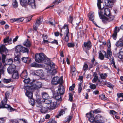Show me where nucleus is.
<instances>
[{"label":"nucleus","mask_w":123,"mask_h":123,"mask_svg":"<svg viewBox=\"0 0 123 123\" xmlns=\"http://www.w3.org/2000/svg\"><path fill=\"white\" fill-rule=\"evenodd\" d=\"M87 117L88 118L89 121L91 122H93L94 120V114L93 112V111H91L89 113H87L86 114Z\"/></svg>","instance_id":"4468645a"},{"label":"nucleus","mask_w":123,"mask_h":123,"mask_svg":"<svg viewBox=\"0 0 123 123\" xmlns=\"http://www.w3.org/2000/svg\"><path fill=\"white\" fill-rule=\"evenodd\" d=\"M100 98L101 99L103 100H105L107 99V98L105 97L104 95L102 94L99 96Z\"/></svg>","instance_id":"c03bdc74"},{"label":"nucleus","mask_w":123,"mask_h":123,"mask_svg":"<svg viewBox=\"0 0 123 123\" xmlns=\"http://www.w3.org/2000/svg\"><path fill=\"white\" fill-rule=\"evenodd\" d=\"M9 39V37H8L6 38H5L3 40L4 42V43H6L7 42L8 43V41Z\"/></svg>","instance_id":"69168bd1"},{"label":"nucleus","mask_w":123,"mask_h":123,"mask_svg":"<svg viewBox=\"0 0 123 123\" xmlns=\"http://www.w3.org/2000/svg\"><path fill=\"white\" fill-rule=\"evenodd\" d=\"M69 48H73L75 46L74 43H68L67 44Z\"/></svg>","instance_id":"79ce46f5"},{"label":"nucleus","mask_w":123,"mask_h":123,"mask_svg":"<svg viewBox=\"0 0 123 123\" xmlns=\"http://www.w3.org/2000/svg\"><path fill=\"white\" fill-rule=\"evenodd\" d=\"M61 95L58 93H55V99L56 100L58 101H61L62 100V99L61 96Z\"/></svg>","instance_id":"c756f323"},{"label":"nucleus","mask_w":123,"mask_h":123,"mask_svg":"<svg viewBox=\"0 0 123 123\" xmlns=\"http://www.w3.org/2000/svg\"><path fill=\"white\" fill-rule=\"evenodd\" d=\"M28 74L26 70H25L21 73L20 76L23 79H25L27 78Z\"/></svg>","instance_id":"393cba45"},{"label":"nucleus","mask_w":123,"mask_h":123,"mask_svg":"<svg viewBox=\"0 0 123 123\" xmlns=\"http://www.w3.org/2000/svg\"><path fill=\"white\" fill-rule=\"evenodd\" d=\"M27 4L33 9H35L36 8L35 0H29Z\"/></svg>","instance_id":"6ab92c4d"},{"label":"nucleus","mask_w":123,"mask_h":123,"mask_svg":"<svg viewBox=\"0 0 123 123\" xmlns=\"http://www.w3.org/2000/svg\"><path fill=\"white\" fill-rule=\"evenodd\" d=\"M101 111L99 110V109H98L94 110L93 111V114L95 113V114H97L100 113Z\"/></svg>","instance_id":"5fc2aeb1"},{"label":"nucleus","mask_w":123,"mask_h":123,"mask_svg":"<svg viewBox=\"0 0 123 123\" xmlns=\"http://www.w3.org/2000/svg\"><path fill=\"white\" fill-rule=\"evenodd\" d=\"M5 121V119L4 118H0V123H4Z\"/></svg>","instance_id":"338daca9"},{"label":"nucleus","mask_w":123,"mask_h":123,"mask_svg":"<svg viewBox=\"0 0 123 123\" xmlns=\"http://www.w3.org/2000/svg\"><path fill=\"white\" fill-rule=\"evenodd\" d=\"M11 123H19L18 121L16 119H12L11 122Z\"/></svg>","instance_id":"13d9d810"},{"label":"nucleus","mask_w":123,"mask_h":123,"mask_svg":"<svg viewBox=\"0 0 123 123\" xmlns=\"http://www.w3.org/2000/svg\"><path fill=\"white\" fill-rule=\"evenodd\" d=\"M49 43H50L52 44H55L58 45V44L57 41L55 40H54L53 41L51 42H49Z\"/></svg>","instance_id":"052dcab7"},{"label":"nucleus","mask_w":123,"mask_h":123,"mask_svg":"<svg viewBox=\"0 0 123 123\" xmlns=\"http://www.w3.org/2000/svg\"><path fill=\"white\" fill-rule=\"evenodd\" d=\"M20 3L23 6H25L27 4L29 0H20Z\"/></svg>","instance_id":"7c9ffc66"},{"label":"nucleus","mask_w":123,"mask_h":123,"mask_svg":"<svg viewBox=\"0 0 123 123\" xmlns=\"http://www.w3.org/2000/svg\"><path fill=\"white\" fill-rule=\"evenodd\" d=\"M41 19L40 18H39L36 21L35 25L37 27L41 23Z\"/></svg>","instance_id":"ea45409f"},{"label":"nucleus","mask_w":123,"mask_h":123,"mask_svg":"<svg viewBox=\"0 0 123 123\" xmlns=\"http://www.w3.org/2000/svg\"><path fill=\"white\" fill-rule=\"evenodd\" d=\"M65 90L64 86L62 84H60L58 86L57 93L61 95H63L64 93Z\"/></svg>","instance_id":"2eb2a0df"},{"label":"nucleus","mask_w":123,"mask_h":123,"mask_svg":"<svg viewBox=\"0 0 123 123\" xmlns=\"http://www.w3.org/2000/svg\"><path fill=\"white\" fill-rule=\"evenodd\" d=\"M88 17L90 20L93 21L95 17L94 13L92 12H90L88 14Z\"/></svg>","instance_id":"5701e85b"},{"label":"nucleus","mask_w":123,"mask_h":123,"mask_svg":"<svg viewBox=\"0 0 123 123\" xmlns=\"http://www.w3.org/2000/svg\"><path fill=\"white\" fill-rule=\"evenodd\" d=\"M93 76L94 78L92 80V82L94 83H96L97 85L101 84L102 83L103 85H105L110 88H111L112 87V84L110 83L107 82L106 80L102 82L98 78V76L97 75V74L96 72H94L93 73Z\"/></svg>","instance_id":"7ed1b4c3"},{"label":"nucleus","mask_w":123,"mask_h":123,"mask_svg":"<svg viewBox=\"0 0 123 123\" xmlns=\"http://www.w3.org/2000/svg\"><path fill=\"white\" fill-rule=\"evenodd\" d=\"M62 80V78H59L56 76L53 78L51 81V84L54 85H55L58 84H62L63 83Z\"/></svg>","instance_id":"9d476101"},{"label":"nucleus","mask_w":123,"mask_h":123,"mask_svg":"<svg viewBox=\"0 0 123 123\" xmlns=\"http://www.w3.org/2000/svg\"><path fill=\"white\" fill-rule=\"evenodd\" d=\"M12 80L11 79H4L3 80V81L5 83H8L11 82Z\"/></svg>","instance_id":"e433bc0d"},{"label":"nucleus","mask_w":123,"mask_h":123,"mask_svg":"<svg viewBox=\"0 0 123 123\" xmlns=\"http://www.w3.org/2000/svg\"><path fill=\"white\" fill-rule=\"evenodd\" d=\"M107 73H101L99 74L100 77L102 79H105L107 76Z\"/></svg>","instance_id":"473e14b6"},{"label":"nucleus","mask_w":123,"mask_h":123,"mask_svg":"<svg viewBox=\"0 0 123 123\" xmlns=\"http://www.w3.org/2000/svg\"><path fill=\"white\" fill-rule=\"evenodd\" d=\"M97 5L98 10V15L99 18L102 20L105 23L106 21H110L114 18V16L111 15L109 9L108 8H101V4L104 2V0H97Z\"/></svg>","instance_id":"f03ea898"},{"label":"nucleus","mask_w":123,"mask_h":123,"mask_svg":"<svg viewBox=\"0 0 123 123\" xmlns=\"http://www.w3.org/2000/svg\"><path fill=\"white\" fill-rule=\"evenodd\" d=\"M73 20V17L71 16H69V18L68 19V22L70 23H72V21Z\"/></svg>","instance_id":"603ef678"},{"label":"nucleus","mask_w":123,"mask_h":123,"mask_svg":"<svg viewBox=\"0 0 123 123\" xmlns=\"http://www.w3.org/2000/svg\"><path fill=\"white\" fill-rule=\"evenodd\" d=\"M117 33H114L112 36V37L113 39L114 40H116L117 38Z\"/></svg>","instance_id":"864d4df0"},{"label":"nucleus","mask_w":123,"mask_h":123,"mask_svg":"<svg viewBox=\"0 0 123 123\" xmlns=\"http://www.w3.org/2000/svg\"><path fill=\"white\" fill-rule=\"evenodd\" d=\"M108 59H109L111 64H115V62L114 59H113L112 57H110H110Z\"/></svg>","instance_id":"09e8293b"},{"label":"nucleus","mask_w":123,"mask_h":123,"mask_svg":"<svg viewBox=\"0 0 123 123\" xmlns=\"http://www.w3.org/2000/svg\"><path fill=\"white\" fill-rule=\"evenodd\" d=\"M29 102L30 104L32 106L34 105V99L32 98L29 99Z\"/></svg>","instance_id":"58836bf2"},{"label":"nucleus","mask_w":123,"mask_h":123,"mask_svg":"<svg viewBox=\"0 0 123 123\" xmlns=\"http://www.w3.org/2000/svg\"><path fill=\"white\" fill-rule=\"evenodd\" d=\"M24 88L25 90V92L26 95L29 98V99L32 98V93L31 91L34 89H31L30 86H25L24 87Z\"/></svg>","instance_id":"6e6552de"},{"label":"nucleus","mask_w":123,"mask_h":123,"mask_svg":"<svg viewBox=\"0 0 123 123\" xmlns=\"http://www.w3.org/2000/svg\"><path fill=\"white\" fill-rule=\"evenodd\" d=\"M110 114L114 118V116L116 115H118V113L113 110H111L109 112Z\"/></svg>","instance_id":"72a5a7b5"},{"label":"nucleus","mask_w":123,"mask_h":123,"mask_svg":"<svg viewBox=\"0 0 123 123\" xmlns=\"http://www.w3.org/2000/svg\"><path fill=\"white\" fill-rule=\"evenodd\" d=\"M118 57L120 59H122L123 58V52H119V53Z\"/></svg>","instance_id":"8fccbe9b"},{"label":"nucleus","mask_w":123,"mask_h":123,"mask_svg":"<svg viewBox=\"0 0 123 123\" xmlns=\"http://www.w3.org/2000/svg\"><path fill=\"white\" fill-rule=\"evenodd\" d=\"M73 95L71 93H69V100L70 101L72 100Z\"/></svg>","instance_id":"bf43d9fd"},{"label":"nucleus","mask_w":123,"mask_h":123,"mask_svg":"<svg viewBox=\"0 0 123 123\" xmlns=\"http://www.w3.org/2000/svg\"><path fill=\"white\" fill-rule=\"evenodd\" d=\"M35 74L37 76L43 77V72L42 70H37Z\"/></svg>","instance_id":"bb28decb"},{"label":"nucleus","mask_w":123,"mask_h":123,"mask_svg":"<svg viewBox=\"0 0 123 123\" xmlns=\"http://www.w3.org/2000/svg\"><path fill=\"white\" fill-rule=\"evenodd\" d=\"M8 64L10 65L7 68L8 72L9 74H12L16 70H15L16 66L14 65H10V63Z\"/></svg>","instance_id":"ddd939ff"},{"label":"nucleus","mask_w":123,"mask_h":123,"mask_svg":"<svg viewBox=\"0 0 123 123\" xmlns=\"http://www.w3.org/2000/svg\"><path fill=\"white\" fill-rule=\"evenodd\" d=\"M46 57L43 53H37L35 55V60L36 62L38 63L42 62L44 61H45V62H46V61H48L47 60L45 59ZM48 62V63L45 62V63L47 64L46 69L47 71L48 75L52 77L57 73L58 67L53 62H50L49 61Z\"/></svg>","instance_id":"f257e3e1"},{"label":"nucleus","mask_w":123,"mask_h":123,"mask_svg":"<svg viewBox=\"0 0 123 123\" xmlns=\"http://www.w3.org/2000/svg\"><path fill=\"white\" fill-rule=\"evenodd\" d=\"M108 49H107V53L105 51H104V52L105 53V58H110L112 57V53L111 51L110 48L111 47V44L110 41H109L108 43Z\"/></svg>","instance_id":"9b49d317"},{"label":"nucleus","mask_w":123,"mask_h":123,"mask_svg":"<svg viewBox=\"0 0 123 123\" xmlns=\"http://www.w3.org/2000/svg\"><path fill=\"white\" fill-rule=\"evenodd\" d=\"M23 45L26 47H29L31 46V43L29 40L27 39L26 41L24 42Z\"/></svg>","instance_id":"2f4dec72"},{"label":"nucleus","mask_w":123,"mask_h":123,"mask_svg":"<svg viewBox=\"0 0 123 123\" xmlns=\"http://www.w3.org/2000/svg\"><path fill=\"white\" fill-rule=\"evenodd\" d=\"M42 86V84L41 82L36 80H33L30 86L31 89L34 90L41 88Z\"/></svg>","instance_id":"0eeeda50"},{"label":"nucleus","mask_w":123,"mask_h":123,"mask_svg":"<svg viewBox=\"0 0 123 123\" xmlns=\"http://www.w3.org/2000/svg\"><path fill=\"white\" fill-rule=\"evenodd\" d=\"M14 61L18 64L20 63V59L18 56L15 57L14 58Z\"/></svg>","instance_id":"c9c22d12"},{"label":"nucleus","mask_w":123,"mask_h":123,"mask_svg":"<svg viewBox=\"0 0 123 123\" xmlns=\"http://www.w3.org/2000/svg\"><path fill=\"white\" fill-rule=\"evenodd\" d=\"M117 97L118 98H119L120 97H122V98H123V93H118L117 94Z\"/></svg>","instance_id":"6e6d98bb"},{"label":"nucleus","mask_w":123,"mask_h":123,"mask_svg":"<svg viewBox=\"0 0 123 123\" xmlns=\"http://www.w3.org/2000/svg\"><path fill=\"white\" fill-rule=\"evenodd\" d=\"M31 66L32 67H39V65L35 62H33L31 64Z\"/></svg>","instance_id":"37998d69"},{"label":"nucleus","mask_w":123,"mask_h":123,"mask_svg":"<svg viewBox=\"0 0 123 123\" xmlns=\"http://www.w3.org/2000/svg\"><path fill=\"white\" fill-rule=\"evenodd\" d=\"M7 99L4 98L2 100L0 104V108H7L11 111H13V109L10 105L7 104Z\"/></svg>","instance_id":"423d86ee"},{"label":"nucleus","mask_w":123,"mask_h":123,"mask_svg":"<svg viewBox=\"0 0 123 123\" xmlns=\"http://www.w3.org/2000/svg\"><path fill=\"white\" fill-rule=\"evenodd\" d=\"M67 110V109L65 108L64 109H61L60 111H59V114L55 116V117L58 118L60 117H61L62 116L63 114H64L65 113V111Z\"/></svg>","instance_id":"4be33fe9"},{"label":"nucleus","mask_w":123,"mask_h":123,"mask_svg":"<svg viewBox=\"0 0 123 123\" xmlns=\"http://www.w3.org/2000/svg\"><path fill=\"white\" fill-rule=\"evenodd\" d=\"M46 103L45 106L48 109L51 111L55 109L56 107L57 101L54 100H46Z\"/></svg>","instance_id":"20e7f679"},{"label":"nucleus","mask_w":123,"mask_h":123,"mask_svg":"<svg viewBox=\"0 0 123 123\" xmlns=\"http://www.w3.org/2000/svg\"><path fill=\"white\" fill-rule=\"evenodd\" d=\"M120 31V29L118 27L116 26L114 30V33L117 34Z\"/></svg>","instance_id":"a19ab883"},{"label":"nucleus","mask_w":123,"mask_h":123,"mask_svg":"<svg viewBox=\"0 0 123 123\" xmlns=\"http://www.w3.org/2000/svg\"><path fill=\"white\" fill-rule=\"evenodd\" d=\"M90 86L89 87L91 89L94 90L96 88V85L95 84L92 83H89Z\"/></svg>","instance_id":"4c0bfd02"},{"label":"nucleus","mask_w":123,"mask_h":123,"mask_svg":"<svg viewBox=\"0 0 123 123\" xmlns=\"http://www.w3.org/2000/svg\"><path fill=\"white\" fill-rule=\"evenodd\" d=\"M64 0H55L53 3V5L50 6L49 7H46L45 9H47L49 8H54L55 6V5L58 4L59 3L61 2Z\"/></svg>","instance_id":"412c9836"},{"label":"nucleus","mask_w":123,"mask_h":123,"mask_svg":"<svg viewBox=\"0 0 123 123\" xmlns=\"http://www.w3.org/2000/svg\"><path fill=\"white\" fill-rule=\"evenodd\" d=\"M62 30H65L63 34V37L65 41L66 42L68 41L69 39V32L68 26L67 24H64L62 28L61 31Z\"/></svg>","instance_id":"39448f33"},{"label":"nucleus","mask_w":123,"mask_h":123,"mask_svg":"<svg viewBox=\"0 0 123 123\" xmlns=\"http://www.w3.org/2000/svg\"><path fill=\"white\" fill-rule=\"evenodd\" d=\"M12 5L14 8H16L18 7V4L16 0H13Z\"/></svg>","instance_id":"f704fd0d"},{"label":"nucleus","mask_w":123,"mask_h":123,"mask_svg":"<svg viewBox=\"0 0 123 123\" xmlns=\"http://www.w3.org/2000/svg\"><path fill=\"white\" fill-rule=\"evenodd\" d=\"M71 71L73 72H76V69L74 66H72L71 67Z\"/></svg>","instance_id":"680f3d73"},{"label":"nucleus","mask_w":123,"mask_h":123,"mask_svg":"<svg viewBox=\"0 0 123 123\" xmlns=\"http://www.w3.org/2000/svg\"><path fill=\"white\" fill-rule=\"evenodd\" d=\"M88 68V65L86 63L84 64L83 67V69L84 71H86Z\"/></svg>","instance_id":"a18cd8bd"},{"label":"nucleus","mask_w":123,"mask_h":123,"mask_svg":"<svg viewBox=\"0 0 123 123\" xmlns=\"http://www.w3.org/2000/svg\"><path fill=\"white\" fill-rule=\"evenodd\" d=\"M123 42L120 40L116 42L115 44L116 46L118 47H121L123 46Z\"/></svg>","instance_id":"c85d7f7f"},{"label":"nucleus","mask_w":123,"mask_h":123,"mask_svg":"<svg viewBox=\"0 0 123 123\" xmlns=\"http://www.w3.org/2000/svg\"><path fill=\"white\" fill-rule=\"evenodd\" d=\"M33 16H31L30 17L27 18H26V21L27 22H28L31 20V18Z\"/></svg>","instance_id":"0e129e2a"},{"label":"nucleus","mask_w":123,"mask_h":123,"mask_svg":"<svg viewBox=\"0 0 123 123\" xmlns=\"http://www.w3.org/2000/svg\"><path fill=\"white\" fill-rule=\"evenodd\" d=\"M37 104V105H41V101L39 99H37L36 100Z\"/></svg>","instance_id":"e2e57ef3"},{"label":"nucleus","mask_w":123,"mask_h":123,"mask_svg":"<svg viewBox=\"0 0 123 123\" xmlns=\"http://www.w3.org/2000/svg\"><path fill=\"white\" fill-rule=\"evenodd\" d=\"M42 94L43 98L44 100L43 102L45 104L46 103V100H49L48 99L49 97V95L46 92H42Z\"/></svg>","instance_id":"aec40b11"},{"label":"nucleus","mask_w":123,"mask_h":123,"mask_svg":"<svg viewBox=\"0 0 123 123\" xmlns=\"http://www.w3.org/2000/svg\"><path fill=\"white\" fill-rule=\"evenodd\" d=\"M102 117L99 114H98L96 116L94 121L95 123H100L102 121Z\"/></svg>","instance_id":"a211bd4d"},{"label":"nucleus","mask_w":123,"mask_h":123,"mask_svg":"<svg viewBox=\"0 0 123 123\" xmlns=\"http://www.w3.org/2000/svg\"><path fill=\"white\" fill-rule=\"evenodd\" d=\"M12 73L13 74L12 75V77L13 79H17L18 78L19 75L18 71L17 70L15 71Z\"/></svg>","instance_id":"cd10ccee"},{"label":"nucleus","mask_w":123,"mask_h":123,"mask_svg":"<svg viewBox=\"0 0 123 123\" xmlns=\"http://www.w3.org/2000/svg\"><path fill=\"white\" fill-rule=\"evenodd\" d=\"M24 80H23V82L27 84L30 81V79L28 78V79H24Z\"/></svg>","instance_id":"3c124183"},{"label":"nucleus","mask_w":123,"mask_h":123,"mask_svg":"<svg viewBox=\"0 0 123 123\" xmlns=\"http://www.w3.org/2000/svg\"><path fill=\"white\" fill-rule=\"evenodd\" d=\"M37 107V109L40 111L41 112L43 113H46L48 111L47 108L42 107V105H36Z\"/></svg>","instance_id":"dca6fc26"},{"label":"nucleus","mask_w":123,"mask_h":123,"mask_svg":"<svg viewBox=\"0 0 123 123\" xmlns=\"http://www.w3.org/2000/svg\"><path fill=\"white\" fill-rule=\"evenodd\" d=\"M22 60L25 63L29 64L31 62V59L28 57H24L22 58Z\"/></svg>","instance_id":"a878e982"},{"label":"nucleus","mask_w":123,"mask_h":123,"mask_svg":"<svg viewBox=\"0 0 123 123\" xmlns=\"http://www.w3.org/2000/svg\"><path fill=\"white\" fill-rule=\"evenodd\" d=\"M75 86V84H73L72 86L70 87L69 89L70 90L72 91L74 89Z\"/></svg>","instance_id":"4d7b16f0"},{"label":"nucleus","mask_w":123,"mask_h":123,"mask_svg":"<svg viewBox=\"0 0 123 123\" xmlns=\"http://www.w3.org/2000/svg\"><path fill=\"white\" fill-rule=\"evenodd\" d=\"M105 5L111 7L113 5L114 0H104Z\"/></svg>","instance_id":"f3484780"},{"label":"nucleus","mask_w":123,"mask_h":123,"mask_svg":"<svg viewBox=\"0 0 123 123\" xmlns=\"http://www.w3.org/2000/svg\"><path fill=\"white\" fill-rule=\"evenodd\" d=\"M72 118V117L71 116H69L67 117V121H68V122H69L71 120V119Z\"/></svg>","instance_id":"774afa93"},{"label":"nucleus","mask_w":123,"mask_h":123,"mask_svg":"<svg viewBox=\"0 0 123 123\" xmlns=\"http://www.w3.org/2000/svg\"><path fill=\"white\" fill-rule=\"evenodd\" d=\"M6 67L2 66L1 63H0V78L1 77V74H4L5 70L6 68Z\"/></svg>","instance_id":"b1692460"},{"label":"nucleus","mask_w":123,"mask_h":123,"mask_svg":"<svg viewBox=\"0 0 123 123\" xmlns=\"http://www.w3.org/2000/svg\"><path fill=\"white\" fill-rule=\"evenodd\" d=\"M84 46H83V49L87 53V51L90 49L91 48V43L90 41L84 42Z\"/></svg>","instance_id":"f8f14e48"},{"label":"nucleus","mask_w":123,"mask_h":123,"mask_svg":"<svg viewBox=\"0 0 123 123\" xmlns=\"http://www.w3.org/2000/svg\"><path fill=\"white\" fill-rule=\"evenodd\" d=\"M24 19L23 17H21L18 18H17V22H22Z\"/></svg>","instance_id":"de8ad7c7"},{"label":"nucleus","mask_w":123,"mask_h":123,"mask_svg":"<svg viewBox=\"0 0 123 123\" xmlns=\"http://www.w3.org/2000/svg\"><path fill=\"white\" fill-rule=\"evenodd\" d=\"M99 58L102 60H103L104 58V56L102 53H100L99 54Z\"/></svg>","instance_id":"49530a36"},{"label":"nucleus","mask_w":123,"mask_h":123,"mask_svg":"<svg viewBox=\"0 0 123 123\" xmlns=\"http://www.w3.org/2000/svg\"><path fill=\"white\" fill-rule=\"evenodd\" d=\"M15 51L17 53L20 52L23 53H28L29 52V50L27 48L19 45L16 46L15 47Z\"/></svg>","instance_id":"1a4fd4ad"}]
</instances>
